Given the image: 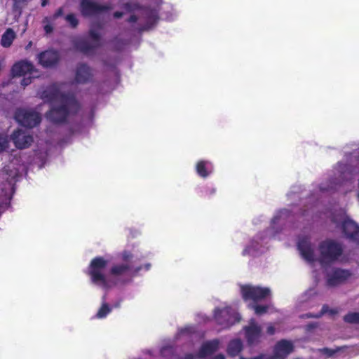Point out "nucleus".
Segmentation results:
<instances>
[{"label":"nucleus","instance_id":"9d476101","mask_svg":"<svg viewBox=\"0 0 359 359\" xmlns=\"http://www.w3.org/2000/svg\"><path fill=\"white\" fill-rule=\"evenodd\" d=\"M341 228L345 237L350 241L359 243V225L349 218L344 219Z\"/></svg>","mask_w":359,"mask_h":359},{"label":"nucleus","instance_id":"a211bd4d","mask_svg":"<svg viewBox=\"0 0 359 359\" xmlns=\"http://www.w3.org/2000/svg\"><path fill=\"white\" fill-rule=\"evenodd\" d=\"M219 344V341L218 339H213L203 343L197 353V357L199 358H204L212 355L217 351Z\"/></svg>","mask_w":359,"mask_h":359},{"label":"nucleus","instance_id":"f8f14e48","mask_svg":"<svg viewBox=\"0 0 359 359\" xmlns=\"http://www.w3.org/2000/svg\"><path fill=\"white\" fill-rule=\"evenodd\" d=\"M294 351L292 342L287 339L278 341L273 348V359H285Z\"/></svg>","mask_w":359,"mask_h":359},{"label":"nucleus","instance_id":"c9c22d12","mask_svg":"<svg viewBox=\"0 0 359 359\" xmlns=\"http://www.w3.org/2000/svg\"><path fill=\"white\" fill-rule=\"evenodd\" d=\"M302 318H320V315H318V313L313 314L311 313H308L306 314H304L302 316Z\"/></svg>","mask_w":359,"mask_h":359},{"label":"nucleus","instance_id":"6e6552de","mask_svg":"<svg viewBox=\"0 0 359 359\" xmlns=\"http://www.w3.org/2000/svg\"><path fill=\"white\" fill-rule=\"evenodd\" d=\"M81 13L84 17H90L113 8L111 4L101 5L92 0H81Z\"/></svg>","mask_w":359,"mask_h":359},{"label":"nucleus","instance_id":"f257e3e1","mask_svg":"<svg viewBox=\"0 0 359 359\" xmlns=\"http://www.w3.org/2000/svg\"><path fill=\"white\" fill-rule=\"evenodd\" d=\"M80 109V104L74 94L61 95V105L52 107L46 117L54 123H64L70 114H75Z\"/></svg>","mask_w":359,"mask_h":359},{"label":"nucleus","instance_id":"49530a36","mask_svg":"<svg viewBox=\"0 0 359 359\" xmlns=\"http://www.w3.org/2000/svg\"><path fill=\"white\" fill-rule=\"evenodd\" d=\"M49 3V0H41V6L45 7Z\"/></svg>","mask_w":359,"mask_h":359},{"label":"nucleus","instance_id":"c756f323","mask_svg":"<svg viewBox=\"0 0 359 359\" xmlns=\"http://www.w3.org/2000/svg\"><path fill=\"white\" fill-rule=\"evenodd\" d=\"M89 36L93 40V43H100V34L94 29H90L89 31Z\"/></svg>","mask_w":359,"mask_h":359},{"label":"nucleus","instance_id":"bb28decb","mask_svg":"<svg viewBox=\"0 0 359 359\" xmlns=\"http://www.w3.org/2000/svg\"><path fill=\"white\" fill-rule=\"evenodd\" d=\"M254 311L255 313L257 316H262L268 312L269 306L268 305H259V304H254L251 306Z\"/></svg>","mask_w":359,"mask_h":359},{"label":"nucleus","instance_id":"423d86ee","mask_svg":"<svg viewBox=\"0 0 359 359\" xmlns=\"http://www.w3.org/2000/svg\"><path fill=\"white\" fill-rule=\"evenodd\" d=\"M142 269V266L133 268L128 263L116 264L110 269L109 273L111 276L116 278L129 276V279L121 280V283L124 284L129 282L133 276H136L140 271Z\"/></svg>","mask_w":359,"mask_h":359},{"label":"nucleus","instance_id":"37998d69","mask_svg":"<svg viewBox=\"0 0 359 359\" xmlns=\"http://www.w3.org/2000/svg\"><path fill=\"white\" fill-rule=\"evenodd\" d=\"M215 193V189L213 188H205V194H214Z\"/></svg>","mask_w":359,"mask_h":359},{"label":"nucleus","instance_id":"a18cd8bd","mask_svg":"<svg viewBox=\"0 0 359 359\" xmlns=\"http://www.w3.org/2000/svg\"><path fill=\"white\" fill-rule=\"evenodd\" d=\"M182 359H194V357L193 354L189 353V354H187Z\"/></svg>","mask_w":359,"mask_h":359},{"label":"nucleus","instance_id":"c85d7f7f","mask_svg":"<svg viewBox=\"0 0 359 359\" xmlns=\"http://www.w3.org/2000/svg\"><path fill=\"white\" fill-rule=\"evenodd\" d=\"M122 7L127 12H133V11H135L139 9L140 6L137 3L126 2L123 4Z\"/></svg>","mask_w":359,"mask_h":359},{"label":"nucleus","instance_id":"ea45409f","mask_svg":"<svg viewBox=\"0 0 359 359\" xmlns=\"http://www.w3.org/2000/svg\"><path fill=\"white\" fill-rule=\"evenodd\" d=\"M172 349L171 346H164L161 349V353L162 355H165V352L172 351Z\"/></svg>","mask_w":359,"mask_h":359},{"label":"nucleus","instance_id":"20e7f679","mask_svg":"<svg viewBox=\"0 0 359 359\" xmlns=\"http://www.w3.org/2000/svg\"><path fill=\"white\" fill-rule=\"evenodd\" d=\"M241 293L244 301L257 302L271 296V290L269 287L243 285L241 286Z\"/></svg>","mask_w":359,"mask_h":359},{"label":"nucleus","instance_id":"f3484780","mask_svg":"<svg viewBox=\"0 0 359 359\" xmlns=\"http://www.w3.org/2000/svg\"><path fill=\"white\" fill-rule=\"evenodd\" d=\"M34 71L33 64L25 60L15 62L11 68V74L13 76H25L27 74H32Z\"/></svg>","mask_w":359,"mask_h":359},{"label":"nucleus","instance_id":"9b49d317","mask_svg":"<svg viewBox=\"0 0 359 359\" xmlns=\"http://www.w3.org/2000/svg\"><path fill=\"white\" fill-rule=\"evenodd\" d=\"M38 60L39 63L43 67H53L58 64L60 55L57 50L49 49L40 53Z\"/></svg>","mask_w":359,"mask_h":359},{"label":"nucleus","instance_id":"a19ab883","mask_svg":"<svg viewBox=\"0 0 359 359\" xmlns=\"http://www.w3.org/2000/svg\"><path fill=\"white\" fill-rule=\"evenodd\" d=\"M43 28L47 34L51 33L53 30V28L50 25H46Z\"/></svg>","mask_w":359,"mask_h":359},{"label":"nucleus","instance_id":"79ce46f5","mask_svg":"<svg viewBox=\"0 0 359 359\" xmlns=\"http://www.w3.org/2000/svg\"><path fill=\"white\" fill-rule=\"evenodd\" d=\"M123 15V12H121V11H115L114 13H113V16L114 18L116 19H118V18H122Z\"/></svg>","mask_w":359,"mask_h":359},{"label":"nucleus","instance_id":"e433bc0d","mask_svg":"<svg viewBox=\"0 0 359 359\" xmlns=\"http://www.w3.org/2000/svg\"><path fill=\"white\" fill-rule=\"evenodd\" d=\"M330 309L327 304L323 306L321 311L318 313L320 317L326 313H329Z\"/></svg>","mask_w":359,"mask_h":359},{"label":"nucleus","instance_id":"a878e982","mask_svg":"<svg viewBox=\"0 0 359 359\" xmlns=\"http://www.w3.org/2000/svg\"><path fill=\"white\" fill-rule=\"evenodd\" d=\"M111 311V308L109 306V305L107 303H103L96 314V318H105Z\"/></svg>","mask_w":359,"mask_h":359},{"label":"nucleus","instance_id":"aec40b11","mask_svg":"<svg viewBox=\"0 0 359 359\" xmlns=\"http://www.w3.org/2000/svg\"><path fill=\"white\" fill-rule=\"evenodd\" d=\"M65 94L61 93L58 88L56 86H50L42 93V97L46 99L48 102H53L58 99L61 101V95ZM67 94H71L67 93Z\"/></svg>","mask_w":359,"mask_h":359},{"label":"nucleus","instance_id":"b1692460","mask_svg":"<svg viewBox=\"0 0 359 359\" xmlns=\"http://www.w3.org/2000/svg\"><path fill=\"white\" fill-rule=\"evenodd\" d=\"M158 20V17L157 14L154 12H151L149 15L147 16V24L144 26L139 27L138 32L141 33L144 31L149 30V29H151L152 26H154L157 22Z\"/></svg>","mask_w":359,"mask_h":359},{"label":"nucleus","instance_id":"4468645a","mask_svg":"<svg viewBox=\"0 0 359 359\" xmlns=\"http://www.w3.org/2000/svg\"><path fill=\"white\" fill-rule=\"evenodd\" d=\"M15 146L20 149L28 148L33 142V137L21 129H17L11 135Z\"/></svg>","mask_w":359,"mask_h":359},{"label":"nucleus","instance_id":"8fccbe9b","mask_svg":"<svg viewBox=\"0 0 359 359\" xmlns=\"http://www.w3.org/2000/svg\"><path fill=\"white\" fill-rule=\"evenodd\" d=\"M332 222H333V223H334V224H337V220H336L334 218H332Z\"/></svg>","mask_w":359,"mask_h":359},{"label":"nucleus","instance_id":"72a5a7b5","mask_svg":"<svg viewBox=\"0 0 359 359\" xmlns=\"http://www.w3.org/2000/svg\"><path fill=\"white\" fill-rule=\"evenodd\" d=\"M23 79L21 81V85L25 88L32 83V78L31 76L25 77L23 76Z\"/></svg>","mask_w":359,"mask_h":359},{"label":"nucleus","instance_id":"58836bf2","mask_svg":"<svg viewBox=\"0 0 359 359\" xmlns=\"http://www.w3.org/2000/svg\"><path fill=\"white\" fill-rule=\"evenodd\" d=\"M138 18L136 15H131L128 19L127 22L130 23L136 22Z\"/></svg>","mask_w":359,"mask_h":359},{"label":"nucleus","instance_id":"cd10ccee","mask_svg":"<svg viewBox=\"0 0 359 359\" xmlns=\"http://www.w3.org/2000/svg\"><path fill=\"white\" fill-rule=\"evenodd\" d=\"M65 20L72 28H76L79 25V20L73 13L67 15L65 16Z\"/></svg>","mask_w":359,"mask_h":359},{"label":"nucleus","instance_id":"c03bdc74","mask_svg":"<svg viewBox=\"0 0 359 359\" xmlns=\"http://www.w3.org/2000/svg\"><path fill=\"white\" fill-rule=\"evenodd\" d=\"M214 359H225V357L223 354L219 353L215 356Z\"/></svg>","mask_w":359,"mask_h":359},{"label":"nucleus","instance_id":"2eb2a0df","mask_svg":"<svg viewBox=\"0 0 359 359\" xmlns=\"http://www.w3.org/2000/svg\"><path fill=\"white\" fill-rule=\"evenodd\" d=\"M297 248L302 257L309 262H313L315 260L314 250L312 248L310 239L304 236L299 238Z\"/></svg>","mask_w":359,"mask_h":359},{"label":"nucleus","instance_id":"393cba45","mask_svg":"<svg viewBox=\"0 0 359 359\" xmlns=\"http://www.w3.org/2000/svg\"><path fill=\"white\" fill-rule=\"evenodd\" d=\"M344 320L348 323L359 324V312H349L344 316Z\"/></svg>","mask_w":359,"mask_h":359},{"label":"nucleus","instance_id":"473e14b6","mask_svg":"<svg viewBox=\"0 0 359 359\" xmlns=\"http://www.w3.org/2000/svg\"><path fill=\"white\" fill-rule=\"evenodd\" d=\"M341 349V348H337V349L335 350H332V349H330L329 348H324L322 351L324 353H326L328 356H332L335 353H337V351H340Z\"/></svg>","mask_w":359,"mask_h":359},{"label":"nucleus","instance_id":"09e8293b","mask_svg":"<svg viewBox=\"0 0 359 359\" xmlns=\"http://www.w3.org/2000/svg\"><path fill=\"white\" fill-rule=\"evenodd\" d=\"M188 330H189L188 328H184V329H182V330H181V331H180V332H181L182 334L185 333V332H188Z\"/></svg>","mask_w":359,"mask_h":359},{"label":"nucleus","instance_id":"7ed1b4c3","mask_svg":"<svg viewBox=\"0 0 359 359\" xmlns=\"http://www.w3.org/2000/svg\"><path fill=\"white\" fill-rule=\"evenodd\" d=\"M319 261L321 264H330L339 259L342 255L344 248L342 245L332 239H327L320 243Z\"/></svg>","mask_w":359,"mask_h":359},{"label":"nucleus","instance_id":"f704fd0d","mask_svg":"<svg viewBox=\"0 0 359 359\" xmlns=\"http://www.w3.org/2000/svg\"><path fill=\"white\" fill-rule=\"evenodd\" d=\"M63 13H64L63 8L62 7L59 8L53 15V20H55V19L58 18L59 17L63 15Z\"/></svg>","mask_w":359,"mask_h":359},{"label":"nucleus","instance_id":"dca6fc26","mask_svg":"<svg viewBox=\"0 0 359 359\" xmlns=\"http://www.w3.org/2000/svg\"><path fill=\"white\" fill-rule=\"evenodd\" d=\"M350 276L351 273L348 270L336 269L330 275L328 276L327 284L331 287L337 286L343 283L350 277Z\"/></svg>","mask_w":359,"mask_h":359},{"label":"nucleus","instance_id":"412c9836","mask_svg":"<svg viewBox=\"0 0 359 359\" xmlns=\"http://www.w3.org/2000/svg\"><path fill=\"white\" fill-rule=\"evenodd\" d=\"M196 171L200 177H207L212 172L211 163L203 160L199 161L196 165Z\"/></svg>","mask_w":359,"mask_h":359},{"label":"nucleus","instance_id":"1a4fd4ad","mask_svg":"<svg viewBox=\"0 0 359 359\" xmlns=\"http://www.w3.org/2000/svg\"><path fill=\"white\" fill-rule=\"evenodd\" d=\"M244 330L248 345H255L260 341L262 328L254 319L250 320L249 325L245 326Z\"/></svg>","mask_w":359,"mask_h":359},{"label":"nucleus","instance_id":"f03ea898","mask_svg":"<svg viewBox=\"0 0 359 359\" xmlns=\"http://www.w3.org/2000/svg\"><path fill=\"white\" fill-rule=\"evenodd\" d=\"M108 261L103 257L97 256L91 259L86 271V274L90 277L93 284L102 287H108V282L104 271L107 266Z\"/></svg>","mask_w":359,"mask_h":359},{"label":"nucleus","instance_id":"6ab92c4d","mask_svg":"<svg viewBox=\"0 0 359 359\" xmlns=\"http://www.w3.org/2000/svg\"><path fill=\"white\" fill-rule=\"evenodd\" d=\"M100 45L99 43H91L86 39H81L76 41L75 46L80 52L88 55L94 52Z\"/></svg>","mask_w":359,"mask_h":359},{"label":"nucleus","instance_id":"0eeeda50","mask_svg":"<svg viewBox=\"0 0 359 359\" xmlns=\"http://www.w3.org/2000/svg\"><path fill=\"white\" fill-rule=\"evenodd\" d=\"M214 318L216 322L224 327H228L232 325L235 321H239L237 314L230 307L215 309Z\"/></svg>","mask_w":359,"mask_h":359},{"label":"nucleus","instance_id":"4be33fe9","mask_svg":"<svg viewBox=\"0 0 359 359\" xmlns=\"http://www.w3.org/2000/svg\"><path fill=\"white\" fill-rule=\"evenodd\" d=\"M243 349V344L241 339H236L229 341L227 346V353L229 355L234 357L238 355V353Z\"/></svg>","mask_w":359,"mask_h":359},{"label":"nucleus","instance_id":"39448f33","mask_svg":"<svg viewBox=\"0 0 359 359\" xmlns=\"http://www.w3.org/2000/svg\"><path fill=\"white\" fill-rule=\"evenodd\" d=\"M15 119L21 126L29 128L36 127L41 121L39 113L25 109H18L15 111Z\"/></svg>","mask_w":359,"mask_h":359},{"label":"nucleus","instance_id":"4c0bfd02","mask_svg":"<svg viewBox=\"0 0 359 359\" xmlns=\"http://www.w3.org/2000/svg\"><path fill=\"white\" fill-rule=\"evenodd\" d=\"M275 331L276 330L274 326L272 324H270L267 327L266 333L269 335H273L275 334Z\"/></svg>","mask_w":359,"mask_h":359},{"label":"nucleus","instance_id":"5701e85b","mask_svg":"<svg viewBox=\"0 0 359 359\" xmlns=\"http://www.w3.org/2000/svg\"><path fill=\"white\" fill-rule=\"evenodd\" d=\"M15 38V33L11 29L8 28L3 34L1 39V44L4 48H8L13 43V40Z\"/></svg>","mask_w":359,"mask_h":359},{"label":"nucleus","instance_id":"de8ad7c7","mask_svg":"<svg viewBox=\"0 0 359 359\" xmlns=\"http://www.w3.org/2000/svg\"><path fill=\"white\" fill-rule=\"evenodd\" d=\"M329 313L331 315H335L338 313V311L337 309H330Z\"/></svg>","mask_w":359,"mask_h":359},{"label":"nucleus","instance_id":"ddd939ff","mask_svg":"<svg viewBox=\"0 0 359 359\" xmlns=\"http://www.w3.org/2000/svg\"><path fill=\"white\" fill-rule=\"evenodd\" d=\"M93 78V69L86 63L77 65L75 72V81L77 83L85 84L90 82Z\"/></svg>","mask_w":359,"mask_h":359},{"label":"nucleus","instance_id":"2f4dec72","mask_svg":"<svg viewBox=\"0 0 359 359\" xmlns=\"http://www.w3.org/2000/svg\"><path fill=\"white\" fill-rule=\"evenodd\" d=\"M121 258L123 262H128L133 258V254L127 250H124L121 254Z\"/></svg>","mask_w":359,"mask_h":359},{"label":"nucleus","instance_id":"7c9ffc66","mask_svg":"<svg viewBox=\"0 0 359 359\" xmlns=\"http://www.w3.org/2000/svg\"><path fill=\"white\" fill-rule=\"evenodd\" d=\"M8 146L7 138L0 135V153L4 151Z\"/></svg>","mask_w":359,"mask_h":359},{"label":"nucleus","instance_id":"603ef678","mask_svg":"<svg viewBox=\"0 0 359 359\" xmlns=\"http://www.w3.org/2000/svg\"><path fill=\"white\" fill-rule=\"evenodd\" d=\"M243 255H245V250H244V251H243Z\"/></svg>","mask_w":359,"mask_h":359},{"label":"nucleus","instance_id":"3c124183","mask_svg":"<svg viewBox=\"0 0 359 359\" xmlns=\"http://www.w3.org/2000/svg\"><path fill=\"white\" fill-rule=\"evenodd\" d=\"M149 264H147V269H149Z\"/></svg>","mask_w":359,"mask_h":359}]
</instances>
